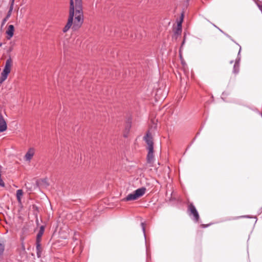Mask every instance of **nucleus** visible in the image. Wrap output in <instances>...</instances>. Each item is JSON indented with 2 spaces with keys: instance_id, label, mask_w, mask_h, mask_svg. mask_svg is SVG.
<instances>
[{
  "instance_id": "nucleus-17",
  "label": "nucleus",
  "mask_w": 262,
  "mask_h": 262,
  "mask_svg": "<svg viewBox=\"0 0 262 262\" xmlns=\"http://www.w3.org/2000/svg\"><path fill=\"white\" fill-rule=\"evenodd\" d=\"M36 252L41 251V247L40 242H36Z\"/></svg>"
},
{
  "instance_id": "nucleus-12",
  "label": "nucleus",
  "mask_w": 262,
  "mask_h": 262,
  "mask_svg": "<svg viewBox=\"0 0 262 262\" xmlns=\"http://www.w3.org/2000/svg\"><path fill=\"white\" fill-rule=\"evenodd\" d=\"M13 3H14V0H13L12 2L11 5L10 7L9 10L8 12L7 16L3 19V20L2 21V25H4L6 23V22L7 21V20L9 19V18L10 17L13 8Z\"/></svg>"
},
{
  "instance_id": "nucleus-14",
  "label": "nucleus",
  "mask_w": 262,
  "mask_h": 262,
  "mask_svg": "<svg viewBox=\"0 0 262 262\" xmlns=\"http://www.w3.org/2000/svg\"><path fill=\"white\" fill-rule=\"evenodd\" d=\"M44 230H45L44 227L43 226H41L40 227L39 232H38V233L37 234L36 242H40V238L43 234Z\"/></svg>"
},
{
  "instance_id": "nucleus-15",
  "label": "nucleus",
  "mask_w": 262,
  "mask_h": 262,
  "mask_svg": "<svg viewBox=\"0 0 262 262\" xmlns=\"http://www.w3.org/2000/svg\"><path fill=\"white\" fill-rule=\"evenodd\" d=\"M23 194V191L22 189H18L16 191V198L19 203L21 202V197Z\"/></svg>"
},
{
  "instance_id": "nucleus-1",
  "label": "nucleus",
  "mask_w": 262,
  "mask_h": 262,
  "mask_svg": "<svg viewBox=\"0 0 262 262\" xmlns=\"http://www.w3.org/2000/svg\"><path fill=\"white\" fill-rule=\"evenodd\" d=\"M83 21L82 0H70L68 18L62 32L66 33L70 28L77 31L82 27Z\"/></svg>"
},
{
  "instance_id": "nucleus-2",
  "label": "nucleus",
  "mask_w": 262,
  "mask_h": 262,
  "mask_svg": "<svg viewBox=\"0 0 262 262\" xmlns=\"http://www.w3.org/2000/svg\"><path fill=\"white\" fill-rule=\"evenodd\" d=\"M12 66V60L10 57L6 60L4 69L1 74L0 76V83H2L7 78L9 74L11 72V67Z\"/></svg>"
},
{
  "instance_id": "nucleus-11",
  "label": "nucleus",
  "mask_w": 262,
  "mask_h": 262,
  "mask_svg": "<svg viewBox=\"0 0 262 262\" xmlns=\"http://www.w3.org/2000/svg\"><path fill=\"white\" fill-rule=\"evenodd\" d=\"M240 61H241V58L237 57L235 61L233 69V73L235 74H237L238 73L239 71V64H240Z\"/></svg>"
},
{
  "instance_id": "nucleus-21",
  "label": "nucleus",
  "mask_w": 262,
  "mask_h": 262,
  "mask_svg": "<svg viewBox=\"0 0 262 262\" xmlns=\"http://www.w3.org/2000/svg\"><path fill=\"white\" fill-rule=\"evenodd\" d=\"M127 125L128 126V129L129 130V128H130V127H131L130 123H129Z\"/></svg>"
},
{
  "instance_id": "nucleus-19",
  "label": "nucleus",
  "mask_w": 262,
  "mask_h": 262,
  "mask_svg": "<svg viewBox=\"0 0 262 262\" xmlns=\"http://www.w3.org/2000/svg\"><path fill=\"white\" fill-rule=\"evenodd\" d=\"M209 225H210V224H207V225L202 224L201 226L202 228H206V227H208Z\"/></svg>"
},
{
  "instance_id": "nucleus-20",
  "label": "nucleus",
  "mask_w": 262,
  "mask_h": 262,
  "mask_svg": "<svg viewBox=\"0 0 262 262\" xmlns=\"http://www.w3.org/2000/svg\"><path fill=\"white\" fill-rule=\"evenodd\" d=\"M41 251L36 252V254H37V256L38 257H40L41 256Z\"/></svg>"
},
{
  "instance_id": "nucleus-10",
  "label": "nucleus",
  "mask_w": 262,
  "mask_h": 262,
  "mask_svg": "<svg viewBox=\"0 0 262 262\" xmlns=\"http://www.w3.org/2000/svg\"><path fill=\"white\" fill-rule=\"evenodd\" d=\"M7 128V125L6 120L3 117V116H0V133L5 132Z\"/></svg>"
},
{
  "instance_id": "nucleus-3",
  "label": "nucleus",
  "mask_w": 262,
  "mask_h": 262,
  "mask_svg": "<svg viewBox=\"0 0 262 262\" xmlns=\"http://www.w3.org/2000/svg\"><path fill=\"white\" fill-rule=\"evenodd\" d=\"M146 191L145 187H141L135 190L133 193L128 194L126 197L123 199V201H129L136 200L139 198L143 196Z\"/></svg>"
},
{
  "instance_id": "nucleus-5",
  "label": "nucleus",
  "mask_w": 262,
  "mask_h": 262,
  "mask_svg": "<svg viewBox=\"0 0 262 262\" xmlns=\"http://www.w3.org/2000/svg\"><path fill=\"white\" fill-rule=\"evenodd\" d=\"M144 140L148 145L147 149H149L150 148H154L152 137L149 131H148L144 137Z\"/></svg>"
},
{
  "instance_id": "nucleus-22",
  "label": "nucleus",
  "mask_w": 262,
  "mask_h": 262,
  "mask_svg": "<svg viewBox=\"0 0 262 262\" xmlns=\"http://www.w3.org/2000/svg\"><path fill=\"white\" fill-rule=\"evenodd\" d=\"M2 46V43L0 42V47Z\"/></svg>"
},
{
  "instance_id": "nucleus-18",
  "label": "nucleus",
  "mask_w": 262,
  "mask_h": 262,
  "mask_svg": "<svg viewBox=\"0 0 262 262\" xmlns=\"http://www.w3.org/2000/svg\"><path fill=\"white\" fill-rule=\"evenodd\" d=\"M142 230L143 232V235L145 238V239L146 240V234H145V223L143 222H142L141 224Z\"/></svg>"
},
{
  "instance_id": "nucleus-6",
  "label": "nucleus",
  "mask_w": 262,
  "mask_h": 262,
  "mask_svg": "<svg viewBox=\"0 0 262 262\" xmlns=\"http://www.w3.org/2000/svg\"><path fill=\"white\" fill-rule=\"evenodd\" d=\"M183 20V14H182L180 20L177 22V26L174 30V34L180 35L181 34L182 28V24Z\"/></svg>"
},
{
  "instance_id": "nucleus-13",
  "label": "nucleus",
  "mask_w": 262,
  "mask_h": 262,
  "mask_svg": "<svg viewBox=\"0 0 262 262\" xmlns=\"http://www.w3.org/2000/svg\"><path fill=\"white\" fill-rule=\"evenodd\" d=\"M164 107H166L165 108V113H164L165 114H166V115H172L175 112V107H174V106L173 105H170V106H169L168 107H167L166 106H165L164 107Z\"/></svg>"
},
{
  "instance_id": "nucleus-4",
  "label": "nucleus",
  "mask_w": 262,
  "mask_h": 262,
  "mask_svg": "<svg viewBox=\"0 0 262 262\" xmlns=\"http://www.w3.org/2000/svg\"><path fill=\"white\" fill-rule=\"evenodd\" d=\"M188 211L189 215L192 219L195 222H198L200 217L199 214L195 207L192 203H190L188 205Z\"/></svg>"
},
{
  "instance_id": "nucleus-8",
  "label": "nucleus",
  "mask_w": 262,
  "mask_h": 262,
  "mask_svg": "<svg viewBox=\"0 0 262 262\" xmlns=\"http://www.w3.org/2000/svg\"><path fill=\"white\" fill-rule=\"evenodd\" d=\"M14 32V27L12 25L8 26V28L6 31V33L7 35V39H10L13 36Z\"/></svg>"
},
{
  "instance_id": "nucleus-7",
  "label": "nucleus",
  "mask_w": 262,
  "mask_h": 262,
  "mask_svg": "<svg viewBox=\"0 0 262 262\" xmlns=\"http://www.w3.org/2000/svg\"><path fill=\"white\" fill-rule=\"evenodd\" d=\"M148 150V154L147 155V162L148 164H152L154 162V148H149L147 149Z\"/></svg>"
},
{
  "instance_id": "nucleus-16",
  "label": "nucleus",
  "mask_w": 262,
  "mask_h": 262,
  "mask_svg": "<svg viewBox=\"0 0 262 262\" xmlns=\"http://www.w3.org/2000/svg\"><path fill=\"white\" fill-rule=\"evenodd\" d=\"M5 250L4 243L0 239V255H2Z\"/></svg>"
},
{
  "instance_id": "nucleus-9",
  "label": "nucleus",
  "mask_w": 262,
  "mask_h": 262,
  "mask_svg": "<svg viewBox=\"0 0 262 262\" xmlns=\"http://www.w3.org/2000/svg\"><path fill=\"white\" fill-rule=\"evenodd\" d=\"M35 154V149L33 148H30L25 156V159L30 162Z\"/></svg>"
},
{
  "instance_id": "nucleus-23",
  "label": "nucleus",
  "mask_w": 262,
  "mask_h": 262,
  "mask_svg": "<svg viewBox=\"0 0 262 262\" xmlns=\"http://www.w3.org/2000/svg\"><path fill=\"white\" fill-rule=\"evenodd\" d=\"M244 217H249L248 216H244Z\"/></svg>"
}]
</instances>
